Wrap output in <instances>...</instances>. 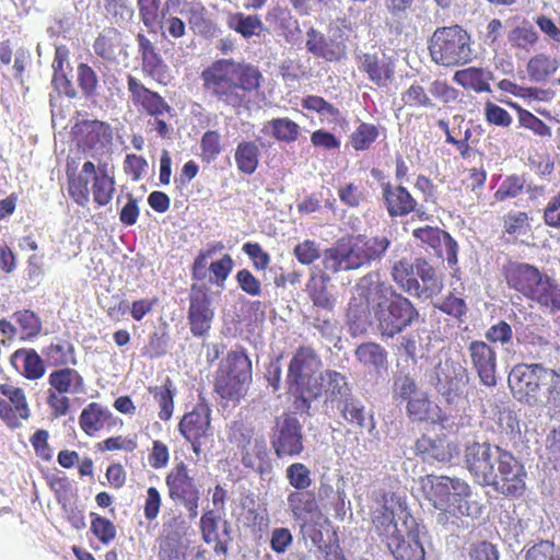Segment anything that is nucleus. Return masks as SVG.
Here are the masks:
<instances>
[{
	"label": "nucleus",
	"mask_w": 560,
	"mask_h": 560,
	"mask_svg": "<svg viewBox=\"0 0 560 560\" xmlns=\"http://www.w3.org/2000/svg\"><path fill=\"white\" fill-rule=\"evenodd\" d=\"M525 178L522 175L512 174L506 176L493 197L497 201H505L521 196L525 188Z\"/></svg>",
	"instance_id": "57"
},
{
	"label": "nucleus",
	"mask_w": 560,
	"mask_h": 560,
	"mask_svg": "<svg viewBox=\"0 0 560 560\" xmlns=\"http://www.w3.org/2000/svg\"><path fill=\"white\" fill-rule=\"evenodd\" d=\"M211 429V409L206 402H198L191 411L184 413L178 423V431L190 443L195 454L199 455L202 440L208 438Z\"/></svg>",
	"instance_id": "21"
},
{
	"label": "nucleus",
	"mask_w": 560,
	"mask_h": 560,
	"mask_svg": "<svg viewBox=\"0 0 560 560\" xmlns=\"http://www.w3.org/2000/svg\"><path fill=\"white\" fill-rule=\"evenodd\" d=\"M268 125L273 138L280 142L292 143L299 138L300 126L288 117L273 118Z\"/></svg>",
	"instance_id": "55"
},
{
	"label": "nucleus",
	"mask_w": 560,
	"mask_h": 560,
	"mask_svg": "<svg viewBox=\"0 0 560 560\" xmlns=\"http://www.w3.org/2000/svg\"><path fill=\"white\" fill-rule=\"evenodd\" d=\"M324 372L320 355L312 346L302 345L293 352L285 383L296 410L308 412L311 402L324 392Z\"/></svg>",
	"instance_id": "3"
},
{
	"label": "nucleus",
	"mask_w": 560,
	"mask_h": 560,
	"mask_svg": "<svg viewBox=\"0 0 560 560\" xmlns=\"http://www.w3.org/2000/svg\"><path fill=\"white\" fill-rule=\"evenodd\" d=\"M428 49L432 61L444 68H454L472 60L470 34L460 25L440 26L431 35Z\"/></svg>",
	"instance_id": "8"
},
{
	"label": "nucleus",
	"mask_w": 560,
	"mask_h": 560,
	"mask_svg": "<svg viewBox=\"0 0 560 560\" xmlns=\"http://www.w3.org/2000/svg\"><path fill=\"white\" fill-rule=\"evenodd\" d=\"M540 270L529 262L508 260L502 266V277L508 288L522 296Z\"/></svg>",
	"instance_id": "29"
},
{
	"label": "nucleus",
	"mask_w": 560,
	"mask_h": 560,
	"mask_svg": "<svg viewBox=\"0 0 560 560\" xmlns=\"http://www.w3.org/2000/svg\"><path fill=\"white\" fill-rule=\"evenodd\" d=\"M508 39L512 47L529 51L537 45L539 34L527 20H523L510 31Z\"/></svg>",
	"instance_id": "48"
},
{
	"label": "nucleus",
	"mask_w": 560,
	"mask_h": 560,
	"mask_svg": "<svg viewBox=\"0 0 560 560\" xmlns=\"http://www.w3.org/2000/svg\"><path fill=\"white\" fill-rule=\"evenodd\" d=\"M380 136L378 128L369 122H361L350 135L349 141L355 151H365L376 141Z\"/></svg>",
	"instance_id": "52"
},
{
	"label": "nucleus",
	"mask_w": 560,
	"mask_h": 560,
	"mask_svg": "<svg viewBox=\"0 0 560 560\" xmlns=\"http://www.w3.org/2000/svg\"><path fill=\"white\" fill-rule=\"evenodd\" d=\"M354 354L362 365L375 372L387 368V351L376 342H363L359 345Z\"/></svg>",
	"instance_id": "43"
},
{
	"label": "nucleus",
	"mask_w": 560,
	"mask_h": 560,
	"mask_svg": "<svg viewBox=\"0 0 560 560\" xmlns=\"http://www.w3.org/2000/svg\"><path fill=\"white\" fill-rule=\"evenodd\" d=\"M148 392L160 408L159 419L164 422L168 421L174 412V397L176 396V387L173 381L166 377L162 385L149 386Z\"/></svg>",
	"instance_id": "39"
},
{
	"label": "nucleus",
	"mask_w": 560,
	"mask_h": 560,
	"mask_svg": "<svg viewBox=\"0 0 560 560\" xmlns=\"http://www.w3.org/2000/svg\"><path fill=\"white\" fill-rule=\"evenodd\" d=\"M94 54L104 62L115 65L120 57H127L121 33L113 26L104 27L93 42Z\"/></svg>",
	"instance_id": "27"
},
{
	"label": "nucleus",
	"mask_w": 560,
	"mask_h": 560,
	"mask_svg": "<svg viewBox=\"0 0 560 560\" xmlns=\"http://www.w3.org/2000/svg\"><path fill=\"white\" fill-rule=\"evenodd\" d=\"M420 392L416 381L410 375H398L394 378L393 397L396 401L407 402Z\"/></svg>",
	"instance_id": "61"
},
{
	"label": "nucleus",
	"mask_w": 560,
	"mask_h": 560,
	"mask_svg": "<svg viewBox=\"0 0 560 560\" xmlns=\"http://www.w3.org/2000/svg\"><path fill=\"white\" fill-rule=\"evenodd\" d=\"M472 369L482 385H497L498 355L495 349L483 340H472L467 347Z\"/></svg>",
	"instance_id": "24"
},
{
	"label": "nucleus",
	"mask_w": 560,
	"mask_h": 560,
	"mask_svg": "<svg viewBox=\"0 0 560 560\" xmlns=\"http://www.w3.org/2000/svg\"><path fill=\"white\" fill-rule=\"evenodd\" d=\"M508 105L516 112L518 124L521 127L533 131L536 136L539 137L551 136L550 127L540 118L535 116L532 112L523 108L515 102L510 101L508 102Z\"/></svg>",
	"instance_id": "50"
},
{
	"label": "nucleus",
	"mask_w": 560,
	"mask_h": 560,
	"mask_svg": "<svg viewBox=\"0 0 560 560\" xmlns=\"http://www.w3.org/2000/svg\"><path fill=\"white\" fill-rule=\"evenodd\" d=\"M141 72L145 78L159 84H166L168 78V66L164 61L159 48L143 33L136 36Z\"/></svg>",
	"instance_id": "25"
},
{
	"label": "nucleus",
	"mask_w": 560,
	"mask_h": 560,
	"mask_svg": "<svg viewBox=\"0 0 560 560\" xmlns=\"http://www.w3.org/2000/svg\"><path fill=\"white\" fill-rule=\"evenodd\" d=\"M372 525L396 560H424L419 524L407 504L394 493L384 494L382 505L372 514Z\"/></svg>",
	"instance_id": "2"
},
{
	"label": "nucleus",
	"mask_w": 560,
	"mask_h": 560,
	"mask_svg": "<svg viewBox=\"0 0 560 560\" xmlns=\"http://www.w3.org/2000/svg\"><path fill=\"white\" fill-rule=\"evenodd\" d=\"M46 402L52 418H61L70 411L71 402L68 395H80L85 392V382L81 373L73 368H60L48 376Z\"/></svg>",
	"instance_id": "11"
},
{
	"label": "nucleus",
	"mask_w": 560,
	"mask_h": 560,
	"mask_svg": "<svg viewBox=\"0 0 560 560\" xmlns=\"http://www.w3.org/2000/svg\"><path fill=\"white\" fill-rule=\"evenodd\" d=\"M436 378L438 390L448 402H453L464 394L469 380L463 368H459L456 372L455 364L450 361H445L444 364L438 366Z\"/></svg>",
	"instance_id": "26"
},
{
	"label": "nucleus",
	"mask_w": 560,
	"mask_h": 560,
	"mask_svg": "<svg viewBox=\"0 0 560 560\" xmlns=\"http://www.w3.org/2000/svg\"><path fill=\"white\" fill-rule=\"evenodd\" d=\"M402 101L405 105L410 107L433 108L435 106L425 89L416 82L402 94Z\"/></svg>",
	"instance_id": "62"
},
{
	"label": "nucleus",
	"mask_w": 560,
	"mask_h": 560,
	"mask_svg": "<svg viewBox=\"0 0 560 560\" xmlns=\"http://www.w3.org/2000/svg\"><path fill=\"white\" fill-rule=\"evenodd\" d=\"M329 271H320L311 276L307 282V292L313 305L327 312H332L335 307V298L328 292L330 282Z\"/></svg>",
	"instance_id": "37"
},
{
	"label": "nucleus",
	"mask_w": 560,
	"mask_h": 560,
	"mask_svg": "<svg viewBox=\"0 0 560 560\" xmlns=\"http://www.w3.org/2000/svg\"><path fill=\"white\" fill-rule=\"evenodd\" d=\"M416 259L410 261L402 258L396 261L392 268V278L401 290L410 295H415V291L419 289V280L417 278Z\"/></svg>",
	"instance_id": "44"
},
{
	"label": "nucleus",
	"mask_w": 560,
	"mask_h": 560,
	"mask_svg": "<svg viewBox=\"0 0 560 560\" xmlns=\"http://www.w3.org/2000/svg\"><path fill=\"white\" fill-rule=\"evenodd\" d=\"M493 479L488 486L506 497H521L526 488L527 472L524 464L505 448H498Z\"/></svg>",
	"instance_id": "12"
},
{
	"label": "nucleus",
	"mask_w": 560,
	"mask_h": 560,
	"mask_svg": "<svg viewBox=\"0 0 560 560\" xmlns=\"http://www.w3.org/2000/svg\"><path fill=\"white\" fill-rule=\"evenodd\" d=\"M492 75L481 68L469 67L458 70L454 73L453 80L464 89L472 90L477 93L491 92L489 81Z\"/></svg>",
	"instance_id": "40"
},
{
	"label": "nucleus",
	"mask_w": 560,
	"mask_h": 560,
	"mask_svg": "<svg viewBox=\"0 0 560 560\" xmlns=\"http://www.w3.org/2000/svg\"><path fill=\"white\" fill-rule=\"evenodd\" d=\"M185 14L190 28L205 37H213L217 34V24L208 16L206 7L200 3H191L185 10Z\"/></svg>",
	"instance_id": "42"
},
{
	"label": "nucleus",
	"mask_w": 560,
	"mask_h": 560,
	"mask_svg": "<svg viewBox=\"0 0 560 560\" xmlns=\"http://www.w3.org/2000/svg\"><path fill=\"white\" fill-rule=\"evenodd\" d=\"M412 235L432 249L439 245V242H447L448 244L446 245L448 247H454L451 234L438 226L427 225L424 228L415 229Z\"/></svg>",
	"instance_id": "56"
},
{
	"label": "nucleus",
	"mask_w": 560,
	"mask_h": 560,
	"mask_svg": "<svg viewBox=\"0 0 560 560\" xmlns=\"http://www.w3.org/2000/svg\"><path fill=\"white\" fill-rule=\"evenodd\" d=\"M0 419L10 429H18L31 416L26 395L21 387L10 383L0 384Z\"/></svg>",
	"instance_id": "22"
},
{
	"label": "nucleus",
	"mask_w": 560,
	"mask_h": 560,
	"mask_svg": "<svg viewBox=\"0 0 560 560\" xmlns=\"http://www.w3.org/2000/svg\"><path fill=\"white\" fill-rule=\"evenodd\" d=\"M360 69L378 86H385L394 77V65L384 55L363 54Z\"/></svg>",
	"instance_id": "34"
},
{
	"label": "nucleus",
	"mask_w": 560,
	"mask_h": 560,
	"mask_svg": "<svg viewBox=\"0 0 560 560\" xmlns=\"http://www.w3.org/2000/svg\"><path fill=\"white\" fill-rule=\"evenodd\" d=\"M165 485L168 498L175 503L183 505L189 518L198 515L200 490L196 480L189 475L188 466L184 462L175 466L166 474Z\"/></svg>",
	"instance_id": "13"
},
{
	"label": "nucleus",
	"mask_w": 560,
	"mask_h": 560,
	"mask_svg": "<svg viewBox=\"0 0 560 560\" xmlns=\"http://www.w3.org/2000/svg\"><path fill=\"white\" fill-rule=\"evenodd\" d=\"M114 424L112 411L95 401L88 404L79 416V425L89 436H94L103 429Z\"/></svg>",
	"instance_id": "31"
},
{
	"label": "nucleus",
	"mask_w": 560,
	"mask_h": 560,
	"mask_svg": "<svg viewBox=\"0 0 560 560\" xmlns=\"http://www.w3.org/2000/svg\"><path fill=\"white\" fill-rule=\"evenodd\" d=\"M348 35L339 27H329L327 35L310 27L306 31L305 48L315 58L327 62H340L348 55Z\"/></svg>",
	"instance_id": "15"
},
{
	"label": "nucleus",
	"mask_w": 560,
	"mask_h": 560,
	"mask_svg": "<svg viewBox=\"0 0 560 560\" xmlns=\"http://www.w3.org/2000/svg\"><path fill=\"white\" fill-rule=\"evenodd\" d=\"M11 363L25 378L31 381L39 380L45 374V363L34 349L15 350L11 355Z\"/></svg>",
	"instance_id": "36"
},
{
	"label": "nucleus",
	"mask_w": 560,
	"mask_h": 560,
	"mask_svg": "<svg viewBox=\"0 0 560 560\" xmlns=\"http://www.w3.org/2000/svg\"><path fill=\"white\" fill-rule=\"evenodd\" d=\"M199 148L202 163L214 162L224 149L221 133L218 130H207L200 138Z\"/></svg>",
	"instance_id": "49"
},
{
	"label": "nucleus",
	"mask_w": 560,
	"mask_h": 560,
	"mask_svg": "<svg viewBox=\"0 0 560 560\" xmlns=\"http://www.w3.org/2000/svg\"><path fill=\"white\" fill-rule=\"evenodd\" d=\"M417 277L420 279L419 289L415 291L418 299H432L439 295L443 288V280L433 266L422 257L416 258Z\"/></svg>",
	"instance_id": "32"
},
{
	"label": "nucleus",
	"mask_w": 560,
	"mask_h": 560,
	"mask_svg": "<svg viewBox=\"0 0 560 560\" xmlns=\"http://www.w3.org/2000/svg\"><path fill=\"white\" fill-rule=\"evenodd\" d=\"M382 300L374 307L377 328L383 337L393 338L411 326L419 318V311L413 303L392 287L377 284Z\"/></svg>",
	"instance_id": "9"
},
{
	"label": "nucleus",
	"mask_w": 560,
	"mask_h": 560,
	"mask_svg": "<svg viewBox=\"0 0 560 560\" xmlns=\"http://www.w3.org/2000/svg\"><path fill=\"white\" fill-rule=\"evenodd\" d=\"M234 160L240 173L252 175L256 172L260 161V150L255 141H241L234 152Z\"/></svg>",
	"instance_id": "41"
},
{
	"label": "nucleus",
	"mask_w": 560,
	"mask_h": 560,
	"mask_svg": "<svg viewBox=\"0 0 560 560\" xmlns=\"http://www.w3.org/2000/svg\"><path fill=\"white\" fill-rule=\"evenodd\" d=\"M252 361L244 349L226 353L214 376V392L224 400L238 401L252 382Z\"/></svg>",
	"instance_id": "10"
},
{
	"label": "nucleus",
	"mask_w": 560,
	"mask_h": 560,
	"mask_svg": "<svg viewBox=\"0 0 560 560\" xmlns=\"http://www.w3.org/2000/svg\"><path fill=\"white\" fill-rule=\"evenodd\" d=\"M332 408L338 411L343 422L352 428L370 430L374 428L373 413L366 410L364 404L353 394L338 401Z\"/></svg>",
	"instance_id": "30"
},
{
	"label": "nucleus",
	"mask_w": 560,
	"mask_h": 560,
	"mask_svg": "<svg viewBox=\"0 0 560 560\" xmlns=\"http://www.w3.org/2000/svg\"><path fill=\"white\" fill-rule=\"evenodd\" d=\"M326 382L327 401L331 407L338 401L352 395L351 387L348 383L346 375L335 370H325L324 383Z\"/></svg>",
	"instance_id": "47"
},
{
	"label": "nucleus",
	"mask_w": 560,
	"mask_h": 560,
	"mask_svg": "<svg viewBox=\"0 0 560 560\" xmlns=\"http://www.w3.org/2000/svg\"><path fill=\"white\" fill-rule=\"evenodd\" d=\"M406 411L412 421H427L432 418L433 404L427 393L420 392L407 401Z\"/></svg>",
	"instance_id": "54"
},
{
	"label": "nucleus",
	"mask_w": 560,
	"mask_h": 560,
	"mask_svg": "<svg viewBox=\"0 0 560 560\" xmlns=\"http://www.w3.org/2000/svg\"><path fill=\"white\" fill-rule=\"evenodd\" d=\"M522 296L560 319V284L545 271L540 270Z\"/></svg>",
	"instance_id": "20"
},
{
	"label": "nucleus",
	"mask_w": 560,
	"mask_h": 560,
	"mask_svg": "<svg viewBox=\"0 0 560 560\" xmlns=\"http://www.w3.org/2000/svg\"><path fill=\"white\" fill-rule=\"evenodd\" d=\"M126 80L129 100L139 114L156 117L172 115V106L158 91L149 89L130 73L127 74Z\"/></svg>",
	"instance_id": "18"
},
{
	"label": "nucleus",
	"mask_w": 560,
	"mask_h": 560,
	"mask_svg": "<svg viewBox=\"0 0 560 560\" xmlns=\"http://www.w3.org/2000/svg\"><path fill=\"white\" fill-rule=\"evenodd\" d=\"M77 80L79 88L86 97H93L97 94L98 77L95 70L88 63H79L77 67Z\"/></svg>",
	"instance_id": "59"
},
{
	"label": "nucleus",
	"mask_w": 560,
	"mask_h": 560,
	"mask_svg": "<svg viewBox=\"0 0 560 560\" xmlns=\"http://www.w3.org/2000/svg\"><path fill=\"white\" fill-rule=\"evenodd\" d=\"M43 354L48 363L54 366L68 368L69 363H75L74 348L67 341L50 343L43 350Z\"/></svg>",
	"instance_id": "51"
},
{
	"label": "nucleus",
	"mask_w": 560,
	"mask_h": 560,
	"mask_svg": "<svg viewBox=\"0 0 560 560\" xmlns=\"http://www.w3.org/2000/svg\"><path fill=\"white\" fill-rule=\"evenodd\" d=\"M21 330L22 340H31L39 335L42 322L39 317L31 310L18 311L13 314Z\"/></svg>",
	"instance_id": "53"
},
{
	"label": "nucleus",
	"mask_w": 560,
	"mask_h": 560,
	"mask_svg": "<svg viewBox=\"0 0 560 560\" xmlns=\"http://www.w3.org/2000/svg\"><path fill=\"white\" fill-rule=\"evenodd\" d=\"M416 447L420 453L439 462H450L453 458V447L443 438L432 439L423 435L417 440Z\"/></svg>",
	"instance_id": "46"
},
{
	"label": "nucleus",
	"mask_w": 560,
	"mask_h": 560,
	"mask_svg": "<svg viewBox=\"0 0 560 560\" xmlns=\"http://www.w3.org/2000/svg\"><path fill=\"white\" fill-rule=\"evenodd\" d=\"M288 505L292 517L303 523L320 514V510L313 491H293L288 494Z\"/></svg>",
	"instance_id": "35"
},
{
	"label": "nucleus",
	"mask_w": 560,
	"mask_h": 560,
	"mask_svg": "<svg viewBox=\"0 0 560 560\" xmlns=\"http://www.w3.org/2000/svg\"><path fill=\"white\" fill-rule=\"evenodd\" d=\"M90 177H92L93 201L98 207L107 206L116 191L115 177L109 173L107 163L98 164L96 167L92 161H86L80 173L67 170L70 198L80 207H85L90 202Z\"/></svg>",
	"instance_id": "6"
},
{
	"label": "nucleus",
	"mask_w": 560,
	"mask_h": 560,
	"mask_svg": "<svg viewBox=\"0 0 560 560\" xmlns=\"http://www.w3.org/2000/svg\"><path fill=\"white\" fill-rule=\"evenodd\" d=\"M202 89L217 101L234 109L248 108L264 80L259 68L244 60L220 58L201 73Z\"/></svg>",
	"instance_id": "1"
},
{
	"label": "nucleus",
	"mask_w": 560,
	"mask_h": 560,
	"mask_svg": "<svg viewBox=\"0 0 560 560\" xmlns=\"http://www.w3.org/2000/svg\"><path fill=\"white\" fill-rule=\"evenodd\" d=\"M560 61L557 57L547 52L533 55L526 65V72L534 82H545L559 69Z\"/></svg>",
	"instance_id": "38"
},
{
	"label": "nucleus",
	"mask_w": 560,
	"mask_h": 560,
	"mask_svg": "<svg viewBox=\"0 0 560 560\" xmlns=\"http://www.w3.org/2000/svg\"><path fill=\"white\" fill-rule=\"evenodd\" d=\"M285 478L295 491L306 490L312 485L310 468L303 463H293L285 469Z\"/></svg>",
	"instance_id": "58"
},
{
	"label": "nucleus",
	"mask_w": 560,
	"mask_h": 560,
	"mask_svg": "<svg viewBox=\"0 0 560 560\" xmlns=\"http://www.w3.org/2000/svg\"><path fill=\"white\" fill-rule=\"evenodd\" d=\"M509 385L521 401L544 402L549 412L560 411V368L520 363L512 368Z\"/></svg>",
	"instance_id": "4"
},
{
	"label": "nucleus",
	"mask_w": 560,
	"mask_h": 560,
	"mask_svg": "<svg viewBox=\"0 0 560 560\" xmlns=\"http://www.w3.org/2000/svg\"><path fill=\"white\" fill-rule=\"evenodd\" d=\"M270 444L278 458H294L303 453L305 448L303 428L294 415L282 413L276 418Z\"/></svg>",
	"instance_id": "14"
},
{
	"label": "nucleus",
	"mask_w": 560,
	"mask_h": 560,
	"mask_svg": "<svg viewBox=\"0 0 560 560\" xmlns=\"http://www.w3.org/2000/svg\"><path fill=\"white\" fill-rule=\"evenodd\" d=\"M91 532L103 544H108L116 537L115 525L96 513H91Z\"/></svg>",
	"instance_id": "63"
},
{
	"label": "nucleus",
	"mask_w": 560,
	"mask_h": 560,
	"mask_svg": "<svg viewBox=\"0 0 560 560\" xmlns=\"http://www.w3.org/2000/svg\"><path fill=\"white\" fill-rule=\"evenodd\" d=\"M424 498L443 513L455 517L471 515L470 486L460 478L427 475L421 480Z\"/></svg>",
	"instance_id": "7"
},
{
	"label": "nucleus",
	"mask_w": 560,
	"mask_h": 560,
	"mask_svg": "<svg viewBox=\"0 0 560 560\" xmlns=\"http://www.w3.org/2000/svg\"><path fill=\"white\" fill-rule=\"evenodd\" d=\"M224 514L214 510H207L200 517V533L202 540L211 545L218 556H226L232 541V527L229 521L223 520Z\"/></svg>",
	"instance_id": "23"
},
{
	"label": "nucleus",
	"mask_w": 560,
	"mask_h": 560,
	"mask_svg": "<svg viewBox=\"0 0 560 560\" xmlns=\"http://www.w3.org/2000/svg\"><path fill=\"white\" fill-rule=\"evenodd\" d=\"M188 302L187 322L190 334L194 337L203 338L209 335L215 316L210 289L207 284L192 283Z\"/></svg>",
	"instance_id": "16"
},
{
	"label": "nucleus",
	"mask_w": 560,
	"mask_h": 560,
	"mask_svg": "<svg viewBox=\"0 0 560 560\" xmlns=\"http://www.w3.org/2000/svg\"><path fill=\"white\" fill-rule=\"evenodd\" d=\"M525 560H560V548L549 540H540L526 551Z\"/></svg>",
	"instance_id": "64"
},
{
	"label": "nucleus",
	"mask_w": 560,
	"mask_h": 560,
	"mask_svg": "<svg viewBox=\"0 0 560 560\" xmlns=\"http://www.w3.org/2000/svg\"><path fill=\"white\" fill-rule=\"evenodd\" d=\"M502 448L488 442H472L468 444L464 453V463L475 481L481 486H488L493 479L497 464V451Z\"/></svg>",
	"instance_id": "17"
},
{
	"label": "nucleus",
	"mask_w": 560,
	"mask_h": 560,
	"mask_svg": "<svg viewBox=\"0 0 560 560\" xmlns=\"http://www.w3.org/2000/svg\"><path fill=\"white\" fill-rule=\"evenodd\" d=\"M79 143L84 149L103 148L112 142L113 131L107 122L84 120L79 129Z\"/></svg>",
	"instance_id": "33"
},
{
	"label": "nucleus",
	"mask_w": 560,
	"mask_h": 560,
	"mask_svg": "<svg viewBox=\"0 0 560 560\" xmlns=\"http://www.w3.org/2000/svg\"><path fill=\"white\" fill-rule=\"evenodd\" d=\"M223 248L224 245L222 242H213L209 244L207 248L200 250L191 265V278L198 281L203 280L207 276L206 268L208 259Z\"/></svg>",
	"instance_id": "60"
},
{
	"label": "nucleus",
	"mask_w": 560,
	"mask_h": 560,
	"mask_svg": "<svg viewBox=\"0 0 560 560\" xmlns=\"http://www.w3.org/2000/svg\"><path fill=\"white\" fill-rule=\"evenodd\" d=\"M228 26L245 39L253 36H259L265 30L259 15H245L242 12L232 13L228 18Z\"/></svg>",
	"instance_id": "45"
},
{
	"label": "nucleus",
	"mask_w": 560,
	"mask_h": 560,
	"mask_svg": "<svg viewBox=\"0 0 560 560\" xmlns=\"http://www.w3.org/2000/svg\"><path fill=\"white\" fill-rule=\"evenodd\" d=\"M522 296L560 319V284L545 271L540 270Z\"/></svg>",
	"instance_id": "19"
},
{
	"label": "nucleus",
	"mask_w": 560,
	"mask_h": 560,
	"mask_svg": "<svg viewBox=\"0 0 560 560\" xmlns=\"http://www.w3.org/2000/svg\"><path fill=\"white\" fill-rule=\"evenodd\" d=\"M388 246L389 241L385 236L350 235L339 240L332 247L326 248L322 264L330 273L358 269L380 259Z\"/></svg>",
	"instance_id": "5"
},
{
	"label": "nucleus",
	"mask_w": 560,
	"mask_h": 560,
	"mask_svg": "<svg viewBox=\"0 0 560 560\" xmlns=\"http://www.w3.org/2000/svg\"><path fill=\"white\" fill-rule=\"evenodd\" d=\"M381 189L389 217H406L417 210L418 201L406 187L386 182L381 184Z\"/></svg>",
	"instance_id": "28"
}]
</instances>
